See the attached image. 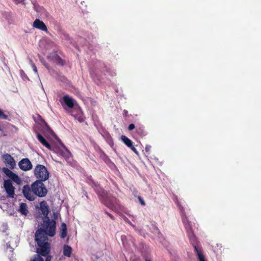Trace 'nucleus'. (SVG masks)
Instances as JSON below:
<instances>
[{"instance_id":"obj_1","label":"nucleus","mask_w":261,"mask_h":261,"mask_svg":"<svg viewBox=\"0 0 261 261\" xmlns=\"http://www.w3.org/2000/svg\"><path fill=\"white\" fill-rule=\"evenodd\" d=\"M40 210L45 218L43 220V223H41L43 228H39L36 231L35 241L37 245L42 248L39 251L42 254L45 255L47 253L49 248V243L47 241L48 236L53 237L55 234L56 223L55 220H50L48 217V206L45 201L40 203Z\"/></svg>"},{"instance_id":"obj_2","label":"nucleus","mask_w":261,"mask_h":261,"mask_svg":"<svg viewBox=\"0 0 261 261\" xmlns=\"http://www.w3.org/2000/svg\"><path fill=\"white\" fill-rule=\"evenodd\" d=\"M93 188L98 195L100 201L110 210L119 213L122 210V205L119 200L112 194L107 193L98 184H93Z\"/></svg>"},{"instance_id":"obj_3","label":"nucleus","mask_w":261,"mask_h":261,"mask_svg":"<svg viewBox=\"0 0 261 261\" xmlns=\"http://www.w3.org/2000/svg\"><path fill=\"white\" fill-rule=\"evenodd\" d=\"M34 174L37 180L43 182L49 178V173L47 168L43 165L37 164L34 170Z\"/></svg>"},{"instance_id":"obj_4","label":"nucleus","mask_w":261,"mask_h":261,"mask_svg":"<svg viewBox=\"0 0 261 261\" xmlns=\"http://www.w3.org/2000/svg\"><path fill=\"white\" fill-rule=\"evenodd\" d=\"M32 187L36 197H43L46 195L47 190L43 182L35 181L32 184Z\"/></svg>"},{"instance_id":"obj_5","label":"nucleus","mask_w":261,"mask_h":261,"mask_svg":"<svg viewBox=\"0 0 261 261\" xmlns=\"http://www.w3.org/2000/svg\"><path fill=\"white\" fill-rule=\"evenodd\" d=\"M22 193L24 196L29 200L32 201L36 199V195L34 193V190L29 185H24L22 188Z\"/></svg>"},{"instance_id":"obj_6","label":"nucleus","mask_w":261,"mask_h":261,"mask_svg":"<svg viewBox=\"0 0 261 261\" xmlns=\"http://www.w3.org/2000/svg\"><path fill=\"white\" fill-rule=\"evenodd\" d=\"M4 187L8 194V197L13 198L15 195V188L12 185L11 180L10 179L5 180L4 182Z\"/></svg>"},{"instance_id":"obj_7","label":"nucleus","mask_w":261,"mask_h":261,"mask_svg":"<svg viewBox=\"0 0 261 261\" xmlns=\"http://www.w3.org/2000/svg\"><path fill=\"white\" fill-rule=\"evenodd\" d=\"M3 170L6 175L11 178L16 184L17 185H20L22 184V180L21 178L18 176V175L13 172L11 170L7 168H4Z\"/></svg>"},{"instance_id":"obj_8","label":"nucleus","mask_w":261,"mask_h":261,"mask_svg":"<svg viewBox=\"0 0 261 261\" xmlns=\"http://www.w3.org/2000/svg\"><path fill=\"white\" fill-rule=\"evenodd\" d=\"M18 166L21 170L25 171L30 170L33 167L31 161L28 158H24L20 160L18 163Z\"/></svg>"},{"instance_id":"obj_9","label":"nucleus","mask_w":261,"mask_h":261,"mask_svg":"<svg viewBox=\"0 0 261 261\" xmlns=\"http://www.w3.org/2000/svg\"><path fill=\"white\" fill-rule=\"evenodd\" d=\"M3 159L6 165L10 168L13 169L16 165L14 159L10 154H6L3 155Z\"/></svg>"},{"instance_id":"obj_10","label":"nucleus","mask_w":261,"mask_h":261,"mask_svg":"<svg viewBox=\"0 0 261 261\" xmlns=\"http://www.w3.org/2000/svg\"><path fill=\"white\" fill-rule=\"evenodd\" d=\"M39 248L37 249V254H35L34 255L33 258L31 259L30 261H44L43 258L41 257V256H46L48 254H49L50 252V244L49 243V248H48V251H47V253H46L45 255L42 254L40 252V250H41V249L42 248L38 245Z\"/></svg>"},{"instance_id":"obj_11","label":"nucleus","mask_w":261,"mask_h":261,"mask_svg":"<svg viewBox=\"0 0 261 261\" xmlns=\"http://www.w3.org/2000/svg\"><path fill=\"white\" fill-rule=\"evenodd\" d=\"M33 26L41 31L47 32V28L45 23L39 19H36L34 21Z\"/></svg>"},{"instance_id":"obj_12","label":"nucleus","mask_w":261,"mask_h":261,"mask_svg":"<svg viewBox=\"0 0 261 261\" xmlns=\"http://www.w3.org/2000/svg\"><path fill=\"white\" fill-rule=\"evenodd\" d=\"M121 140L127 147L130 148L135 153L138 154L137 149L133 146L132 141L129 138L125 136L122 135L121 136Z\"/></svg>"},{"instance_id":"obj_13","label":"nucleus","mask_w":261,"mask_h":261,"mask_svg":"<svg viewBox=\"0 0 261 261\" xmlns=\"http://www.w3.org/2000/svg\"><path fill=\"white\" fill-rule=\"evenodd\" d=\"M63 100L65 105L69 108L71 109L73 108L74 106L75 100L73 98L69 97L68 95H66L63 97Z\"/></svg>"},{"instance_id":"obj_14","label":"nucleus","mask_w":261,"mask_h":261,"mask_svg":"<svg viewBox=\"0 0 261 261\" xmlns=\"http://www.w3.org/2000/svg\"><path fill=\"white\" fill-rule=\"evenodd\" d=\"M37 138L38 141L44 146L49 149H50L51 146L50 144L44 138V137L39 133L37 134Z\"/></svg>"},{"instance_id":"obj_15","label":"nucleus","mask_w":261,"mask_h":261,"mask_svg":"<svg viewBox=\"0 0 261 261\" xmlns=\"http://www.w3.org/2000/svg\"><path fill=\"white\" fill-rule=\"evenodd\" d=\"M18 211L22 215L26 216L29 213V210L27 204L25 203H20L19 208Z\"/></svg>"},{"instance_id":"obj_16","label":"nucleus","mask_w":261,"mask_h":261,"mask_svg":"<svg viewBox=\"0 0 261 261\" xmlns=\"http://www.w3.org/2000/svg\"><path fill=\"white\" fill-rule=\"evenodd\" d=\"M187 231V233L188 234V237H189L190 240L191 241L192 244L193 245V247H194V246H196L195 243H196V241L195 236L194 234L192 229L189 230L188 231Z\"/></svg>"},{"instance_id":"obj_17","label":"nucleus","mask_w":261,"mask_h":261,"mask_svg":"<svg viewBox=\"0 0 261 261\" xmlns=\"http://www.w3.org/2000/svg\"><path fill=\"white\" fill-rule=\"evenodd\" d=\"M194 250L199 261H205L204 256L201 249H199L196 246H194Z\"/></svg>"},{"instance_id":"obj_18","label":"nucleus","mask_w":261,"mask_h":261,"mask_svg":"<svg viewBox=\"0 0 261 261\" xmlns=\"http://www.w3.org/2000/svg\"><path fill=\"white\" fill-rule=\"evenodd\" d=\"M72 248L67 245H65L63 247V254L67 257H70L72 253Z\"/></svg>"},{"instance_id":"obj_19","label":"nucleus","mask_w":261,"mask_h":261,"mask_svg":"<svg viewBox=\"0 0 261 261\" xmlns=\"http://www.w3.org/2000/svg\"><path fill=\"white\" fill-rule=\"evenodd\" d=\"M54 61L57 64L60 65L61 66H64L65 65V62L64 60H63L59 55L57 54H55L54 55Z\"/></svg>"},{"instance_id":"obj_20","label":"nucleus","mask_w":261,"mask_h":261,"mask_svg":"<svg viewBox=\"0 0 261 261\" xmlns=\"http://www.w3.org/2000/svg\"><path fill=\"white\" fill-rule=\"evenodd\" d=\"M178 206L179 207L180 212L182 213V221L184 225H185L186 224V223L190 222V221H189L187 217L185 215L184 207L179 204H178Z\"/></svg>"},{"instance_id":"obj_21","label":"nucleus","mask_w":261,"mask_h":261,"mask_svg":"<svg viewBox=\"0 0 261 261\" xmlns=\"http://www.w3.org/2000/svg\"><path fill=\"white\" fill-rule=\"evenodd\" d=\"M61 234L60 236L62 238H65L67 236V226L65 223H63L61 226Z\"/></svg>"},{"instance_id":"obj_22","label":"nucleus","mask_w":261,"mask_h":261,"mask_svg":"<svg viewBox=\"0 0 261 261\" xmlns=\"http://www.w3.org/2000/svg\"><path fill=\"white\" fill-rule=\"evenodd\" d=\"M136 132L140 137L144 136V130L142 126H137L136 128Z\"/></svg>"},{"instance_id":"obj_23","label":"nucleus","mask_w":261,"mask_h":261,"mask_svg":"<svg viewBox=\"0 0 261 261\" xmlns=\"http://www.w3.org/2000/svg\"><path fill=\"white\" fill-rule=\"evenodd\" d=\"M75 119H76L80 122H83L84 121V118L82 113L77 114L76 116H74Z\"/></svg>"},{"instance_id":"obj_24","label":"nucleus","mask_w":261,"mask_h":261,"mask_svg":"<svg viewBox=\"0 0 261 261\" xmlns=\"http://www.w3.org/2000/svg\"><path fill=\"white\" fill-rule=\"evenodd\" d=\"M8 116L4 114L2 110H0V118L6 120L8 119Z\"/></svg>"},{"instance_id":"obj_25","label":"nucleus","mask_w":261,"mask_h":261,"mask_svg":"<svg viewBox=\"0 0 261 261\" xmlns=\"http://www.w3.org/2000/svg\"><path fill=\"white\" fill-rule=\"evenodd\" d=\"M137 197L140 204L143 206L145 205V202L143 198L140 196H138Z\"/></svg>"},{"instance_id":"obj_26","label":"nucleus","mask_w":261,"mask_h":261,"mask_svg":"<svg viewBox=\"0 0 261 261\" xmlns=\"http://www.w3.org/2000/svg\"><path fill=\"white\" fill-rule=\"evenodd\" d=\"M184 226H185V229H186V231H188V230L192 229V226H191L190 222L188 223H186V224Z\"/></svg>"},{"instance_id":"obj_27","label":"nucleus","mask_w":261,"mask_h":261,"mask_svg":"<svg viewBox=\"0 0 261 261\" xmlns=\"http://www.w3.org/2000/svg\"><path fill=\"white\" fill-rule=\"evenodd\" d=\"M135 128V126L134 124L133 123H131L128 126V130H132L133 129H134V128Z\"/></svg>"},{"instance_id":"obj_28","label":"nucleus","mask_w":261,"mask_h":261,"mask_svg":"<svg viewBox=\"0 0 261 261\" xmlns=\"http://www.w3.org/2000/svg\"><path fill=\"white\" fill-rule=\"evenodd\" d=\"M105 213L112 220H114L115 219L114 217L110 213L107 211L105 212Z\"/></svg>"},{"instance_id":"obj_29","label":"nucleus","mask_w":261,"mask_h":261,"mask_svg":"<svg viewBox=\"0 0 261 261\" xmlns=\"http://www.w3.org/2000/svg\"><path fill=\"white\" fill-rule=\"evenodd\" d=\"M44 123L45 124V129L48 131H52L51 129H50V128L48 125V124L45 121H44Z\"/></svg>"},{"instance_id":"obj_30","label":"nucleus","mask_w":261,"mask_h":261,"mask_svg":"<svg viewBox=\"0 0 261 261\" xmlns=\"http://www.w3.org/2000/svg\"><path fill=\"white\" fill-rule=\"evenodd\" d=\"M46 256V259L45 261H51V256L50 255H49L48 254L45 256Z\"/></svg>"},{"instance_id":"obj_31","label":"nucleus","mask_w":261,"mask_h":261,"mask_svg":"<svg viewBox=\"0 0 261 261\" xmlns=\"http://www.w3.org/2000/svg\"><path fill=\"white\" fill-rule=\"evenodd\" d=\"M24 1V0H13V1L14 2V3L16 4H19V3H22Z\"/></svg>"},{"instance_id":"obj_32","label":"nucleus","mask_w":261,"mask_h":261,"mask_svg":"<svg viewBox=\"0 0 261 261\" xmlns=\"http://www.w3.org/2000/svg\"><path fill=\"white\" fill-rule=\"evenodd\" d=\"M32 67H33V70L34 71V72L35 73H37V69L36 66L34 64H33Z\"/></svg>"},{"instance_id":"obj_33","label":"nucleus","mask_w":261,"mask_h":261,"mask_svg":"<svg viewBox=\"0 0 261 261\" xmlns=\"http://www.w3.org/2000/svg\"><path fill=\"white\" fill-rule=\"evenodd\" d=\"M151 146H148L147 145L145 147V150L146 151L148 152L149 151V149L150 148Z\"/></svg>"},{"instance_id":"obj_34","label":"nucleus","mask_w":261,"mask_h":261,"mask_svg":"<svg viewBox=\"0 0 261 261\" xmlns=\"http://www.w3.org/2000/svg\"><path fill=\"white\" fill-rule=\"evenodd\" d=\"M146 261H151L150 260L146 259Z\"/></svg>"},{"instance_id":"obj_35","label":"nucleus","mask_w":261,"mask_h":261,"mask_svg":"<svg viewBox=\"0 0 261 261\" xmlns=\"http://www.w3.org/2000/svg\"><path fill=\"white\" fill-rule=\"evenodd\" d=\"M10 249H11L10 251H11V250L12 249V248L11 247L10 248Z\"/></svg>"}]
</instances>
